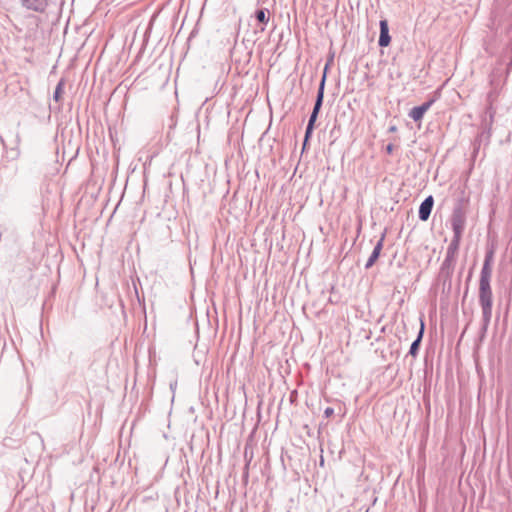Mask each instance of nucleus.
<instances>
[{"instance_id": "obj_1", "label": "nucleus", "mask_w": 512, "mask_h": 512, "mask_svg": "<svg viewBox=\"0 0 512 512\" xmlns=\"http://www.w3.org/2000/svg\"><path fill=\"white\" fill-rule=\"evenodd\" d=\"M494 251L488 250L485 254L484 263L480 272L479 280V305L482 310V329L487 331L492 318L493 293L491 289L492 263Z\"/></svg>"}, {"instance_id": "obj_2", "label": "nucleus", "mask_w": 512, "mask_h": 512, "mask_svg": "<svg viewBox=\"0 0 512 512\" xmlns=\"http://www.w3.org/2000/svg\"><path fill=\"white\" fill-rule=\"evenodd\" d=\"M332 61H333V56L328 60V62L326 63V65L324 67L322 79H321V81L319 83V87H318V91H317V96H316L315 104H314L313 110L311 112V115L309 117L308 124H307V127H306L303 148H305L309 138L312 135V132L314 130L315 122L317 120L318 114H319L320 109L322 107L323 99H324L325 83H326V78H327V71H328L329 65H330V63Z\"/></svg>"}, {"instance_id": "obj_3", "label": "nucleus", "mask_w": 512, "mask_h": 512, "mask_svg": "<svg viewBox=\"0 0 512 512\" xmlns=\"http://www.w3.org/2000/svg\"><path fill=\"white\" fill-rule=\"evenodd\" d=\"M468 200L464 197L457 200L453 207L452 215H451V226L453 231V237L454 239H460L462 238V234L465 229L466 225V206H467Z\"/></svg>"}, {"instance_id": "obj_4", "label": "nucleus", "mask_w": 512, "mask_h": 512, "mask_svg": "<svg viewBox=\"0 0 512 512\" xmlns=\"http://www.w3.org/2000/svg\"><path fill=\"white\" fill-rule=\"evenodd\" d=\"M460 242V239L452 238L450 244L447 247L445 259L442 262L440 268V275L445 279H450L453 275Z\"/></svg>"}, {"instance_id": "obj_5", "label": "nucleus", "mask_w": 512, "mask_h": 512, "mask_svg": "<svg viewBox=\"0 0 512 512\" xmlns=\"http://www.w3.org/2000/svg\"><path fill=\"white\" fill-rule=\"evenodd\" d=\"M434 102L435 99L432 98L424 102L420 106L413 107L408 114L409 117L413 119L415 122L422 120L424 114L430 109Z\"/></svg>"}, {"instance_id": "obj_6", "label": "nucleus", "mask_w": 512, "mask_h": 512, "mask_svg": "<svg viewBox=\"0 0 512 512\" xmlns=\"http://www.w3.org/2000/svg\"><path fill=\"white\" fill-rule=\"evenodd\" d=\"M434 205V198L432 195L426 197L420 204L418 216L421 221H427L431 215Z\"/></svg>"}, {"instance_id": "obj_7", "label": "nucleus", "mask_w": 512, "mask_h": 512, "mask_svg": "<svg viewBox=\"0 0 512 512\" xmlns=\"http://www.w3.org/2000/svg\"><path fill=\"white\" fill-rule=\"evenodd\" d=\"M384 239H385V234L383 233L382 236L380 237V239L378 240V242L376 243V245L374 246V249H373L370 257L368 258V260L365 264L366 269L371 268L374 265V263L377 261V259L379 258L381 250L383 248Z\"/></svg>"}, {"instance_id": "obj_8", "label": "nucleus", "mask_w": 512, "mask_h": 512, "mask_svg": "<svg viewBox=\"0 0 512 512\" xmlns=\"http://www.w3.org/2000/svg\"><path fill=\"white\" fill-rule=\"evenodd\" d=\"M21 4L28 10L43 12L48 5V0H21Z\"/></svg>"}, {"instance_id": "obj_9", "label": "nucleus", "mask_w": 512, "mask_h": 512, "mask_svg": "<svg viewBox=\"0 0 512 512\" xmlns=\"http://www.w3.org/2000/svg\"><path fill=\"white\" fill-rule=\"evenodd\" d=\"M391 42L387 20L380 21V36L378 44L380 47H387Z\"/></svg>"}, {"instance_id": "obj_10", "label": "nucleus", "mask_w": 512, "mask_h": 512, "mask_svg": "<svg viewBox=\"0 0 512 512\" xmlns=\"http://www.w3.org/2000/svg\"><path fill=\"white\" fill-rule=\"evenodd\" d=\"M423 334H424V323L421 321V327L418 332V335H417L416 339L412 342L410 349H409V354L413 357H416V355L418 353V350H419V347H420V344H421V341L423 338Z\"/></svg>"}, {"instance_id": "obj_11", "label": "nucleus", "mask_w": 512, "mask_h": 512, "mask_svg": "<svg viewBox=\"0 0 512 512\" xmlns=\"http://www.w3.org/2000/svg\"><path fill=\"white\" fill-rule=\"evenodd\" d=\"M254 17L259 23L266 25L270 19V12L267 8H260L255 11Z\"/></svg>"}, {"instance_id": "obj_12", "label": "nucleus", "mask_w": 512, "mask_h": 512, "mask_svg": "<svg viewBox=\"0 0 512 512\" xmlns=\"http://www.w3.org/2000/svg\"><path fill=\"white\" fill-rule=\"evenodd\" d=\"M64 80L61 79L58 84L56 85V88H55V91H54V94H53V99L54 101L56 102H59L61 99H62V95H63V92H64Z\"/></svg>"}, {"instance_id": "obj_13", "label": "nucleus", "mask_w": 512, "mask_h": 512, "mask_svg": "<svg viewBox=\"0 0 512 512\" xmlns=\"http://www.w3.org/2000/svg\"><path fill=\"white\" fill-rule=\"evenodd\" d=\"M333 414H334V409H333L332 407H327V408L324 410V416H325L326 418L331 417Z\"/></svg>"}, {"instance_id": "obj_14", "label": "nucleus", "mask_w": 512, "mask_h": 512, "mask_svg": "<svg viewBox=\"0 0 512 512\" xmlns=\"http://www.w3.org/2000/svg\"><path fill=\"white\" fill-rule=\"evenodd\" d=\"M393 150H394V145H393V144H388V145L386 146V152H387L388 154H392Z\"/></svg>"}, {"instance_id": "obj_15", "label": "nucleus", "mask_w": 512, "mask_h": 512, "mask_svg": "<svg viewBox=\"0 0 512 512\" xmlns=\"http://www.w3.org/2000/svg\"><path fill=\"white\" fill-rule=\"evenodd\" d=\"M174 386H176V382L174 384H170L171 389H173Z\"/></svg>"}, {"instance_id": "obj_16", "label": "nucleus", "mask_w": 512, "mask_h": 512, "mask_svg": "<svg viewBox=\"0 0 512 512\" xmlns=\"http://www.w3.org/2000/svg\"><path fill=\"white\" fill-rule=\"evenodd\" d=\"M264 30H265V27H264V26H262V27L260 28V31H264Z\"/></svg>"}]
</instances>
